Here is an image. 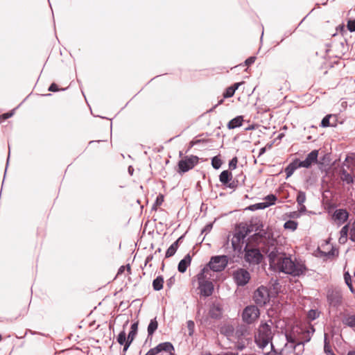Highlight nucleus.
Returning a JSON list of instances; mask_svg holds the SVG:
<instances>
[{
	"instance_id": "obj_63",
	"label": "nucleus",
	"mask_w": 355,
	"mask_h": 355,
	"mask_svg": "<svg viewBox=\"0 0 355 355\" xmlns=\"http://www.w3.org/2000/svg\"><path fill=\"white\" fill-rule=\"evenodd\" d=\"M347 355H355V351L349 352Z\"/></svg>"
},
{
	"instance_id": "obj_49",
	"label": "nucleus",
	"mask_w": 355,
	"mask_h": 355,
	"mask_svg": "<svg viewBox=\"0 0 355 355\" xmlns=\"http://www.w3.org/2000/svg\"><path fill=\"white\" fill-rule=\"evenodd\" d=\"M175 277L173 276V277H171L168 279H167L166 281V286L168 288H171L173 284H175Z\"/></svg>"
},
{
	"instance_id": "obj_2",
	"label": "nucleus",
	"mask_w": 355,
	"mask_h": 355,
	"mask_svg": "<svg viewBox=\"0 0 355 355\" xmlns=\"http://www.w3.org/2000/svg\"><path fill=\"white\" fill-rule=\"evenodd\" d=\"M211 274L208 268H204L197 275L198 282V289L201 295L209 297L214 291V284L209 280Z\"/></svg>"
},
{
	"instance_id": "obj_13",
	"label": "nucleus",
	"mask_w": 355,
	"mask_h": 355,
	"mask_svg": "<svg viewBox=\"0 0 355 355\" xmlns=\"http://www.w3.org/2000/svg\"><path fill=\"white\" fill-rule=\"evenodd\" d=\"M174 350L173 345L169 342L159 344L154 348L149 349L145 355H156L161 352L171 353Z\"/></svg>"
},
{
	"instance_id": "obj_54",
	"label": "nucleus",
	"mask_w": 355,
	"mask_h": 355,
	"mask_svg": "<svg viewBox=\"0 0 355 355\" xmlns=\"http://www.w3.org/2000/svg\"><path fill=\"white\" fill-rule=\"evenodd\" d=\"M233 331L234 329L232 326H227V327H225V332L227 335H230V334L233 333Z\"/></svg>"
},
{
	"instance_id": "obj_56",
	"label": "nucleus",
	"mask_w": 355,
	"mask_h": 355,
	"mask_svg": "<svg viewBox=\"0 0 355 355\" xmlns=\"http://www.w3.org/2000/svg\"><path fill=\"white\" fill-rule=\"evenodd\" d=\"M300 207L299 208V211L300 213H305L306 211V207L304 205V204H302V205H298Z\"/></svg>"
},
{
	"instance_id": "obj_55",
	"label": "nucleus",
	"mask_w": 355,
	"mask_h": 355,
	"mask_svg": "<svg viewBox=\"0 0 355 355\" xmlns=\"http://www.w3.org/2000/svg\"><path fill=\"white\" fill-rule=\"evenodd\" d=\"M243 83V82H241V83H236L234 84H233L232 86H230L231 88H233L234 89V91L236 92V90L239 87V86L241 85H242Z\"/></svg>"
},
{
	"instance_id": "obj_53",
	"label": "nucleus",
	"mask_w": 355,
	"mask_h": 355,
	"mask_svg": "<svg viewBox=\"0 0 355 355\" xmlns=\"http://www.w3.org/2000/svg\"><path fill=\"white\" fill-rule=\"evenodd\" d=\"M271 146H272L271 144H268L266 146L260 148L259 153V157H260L261 155H263L266 153L267 148H270Z\"/></svg>"
},
{
	"instance_id": "obj_46",
	"label": "nucleus",
	"mask_w": 355,
	"mask_h": 355,
	"mask_svg": "<svg viewBox=\"0 0 355 355\" xmlns=\"http://www.w3.org/2000/svg\"><path fill=\"white\" fill-rule=\"evenodd\" d=\"M300 162H302V161H300V159H295V160H293L291 163H290L289 164L293 166L295 169V171L296 169H297L298 168H301V167H303V166H300Z\"/></svg>"
},
{
	"instance_id": "obj_24",
	"label": "nucleus",
	"mask_w": 355,
	"mask_h": 355,
	"mask_svg": "<svg viewBox=\"0 0 355 355\" xmlns=\"http://www.w3.org/2000/svg\"><path fill=\"white\" fill-rule=\"evenodd\" d=\"M235 334L238 338L248 334V327L245 324L239 326L236 329Z\"/></svg>"
},
{
	"instance_id": "obj_31",
	"label": "nucleus",
	"mask_w": 355,
	"mask_h": 355,
	"mask_svg": "<svg viewBox=\"0 0 355 355\" xmlns=\"http://www.w3.org/2000/svg\"><path fill=\"white\" fill-rule=\"evenodd\" d=\"M324 352L326 355H334L333 350L331 349L329 343L327 340V334H324Z\"/></svg>"
},
{
	"instance_id": "obj_3",
	"label": "nucleus",
	"mask_w": 355,
	"mask_h": 355,
	"mask_svg": "<svg viewBox=\"0 0 355 355\" xmlns=\"http://www.w3.org/2000/svg\"><path fill=\"white\" fill-rule=\"evenodd\" d=\"M243 259L250 266H257L263 260V255L258 248L246 243L243 248Z\"/></svg>"
},
{
	"instance_id": "obj_51",
	"label": "nucleus",
	"mask_w": 355,
	"mask_h": 355,
	"mask_svg": "<svg viewBox=\"0 0 355 355\" xmlns=\"http://www.w3.org/2000/svg\"><path fill=\"white\" fill-rule=\"evenodd\" d=\"M212 227H213L212 223H208V224H207V225L205 226V227L202 229V233H204V232H205V233H208V232H209L211 230Z\"/></svg>"
},
{
	"instance_id": "obj_29",
	"label": "nucleus",
	"mask_w": 355,
	"mask_h": 355,
	"mask_svg": "<svg viewBox=\"0 0 355 355\" xmlns=\"http://www.w3.org/2000/svg\"><path fill=\"white\" fill-rule=\"evenodd\" d=\"M254 235L257 236L261 239H265L266 240L265 242H267L269 239H274L273 238H272L271 234L268 233V232H266L264 230H260Z\"/></svg>"
},
{
	"instance_id": "obj_48",
	"label": "nucleus",
	"mask_w": 355,
	"mask_h": 355,
	"mask_svg": "<svg viewBox=\"0 0 355 355\" xmlns=\"http://www.w3.org/2000/svg\"><path fill=\"white\" fill-rule=\"evenodd\" d=\"M15 110V109L12 110V111H10L9 112L3 114L2 115L0 116V118L2 119L3 120H6V119L11 117L14 114Z\"/></svg>"
},
{
	"instance_id": "obj_32",
	"label": "nucleus",
	"mask_w": 355,
	"mask_h": 355,
	"mask_svg": "<svg viewBox=\"0 0 355 355\" xmlns=\"http://www.w3.org/2000/svg\"><path fill=\"white\" fill-rule=\"evenodd\" d=\"M296 201L298 205H302L306 201V193L302 191H299L297 192V196L296 198Z\"/></svg>"
},
{
	"instance_id": "obj_38",
	"label": "nucleus",
	"mask_w": 355,
	"mask_h": 355,
	"mask_svg": "<svg viewBox=\"0 0 355 355\" xmlns=\"http://www.w3.org/2000/svg\"><path fill=\"white\" fill-rule=\"evenodd\" d=\"M241 241H236V239L232 238V245L235 251L240 252L241 250Z\"/></svg>"
},
{
	"instance_id": "obj_64",
	"label": "nucleus",
	"mask_w": 355,
	"mask_h": 355,
	"mask_svg": "<svg viewBox=\"0 0 355 355\" xmlns=\"http://www.w3.org/2000/svg\"><path fill=\"white\" fill-rule=\"evenodd\" d=\"M127 270H128V271H130V265H127Z\"/></svg>"
},
{
	"instance_id": "obj_19",
	"label": "nucleus",
	"mask_w": 355,
	"mask_h": 355,
	"mask_svg": "<svg viewBox=\"0 0 355 355\" xmlns=\"http://www.w3.org/2000/svg\"><path fill=\"white\" fill-rule=\"evenodd\" d=\"M191 257L189 254H187L178 263V270L180 272L184 273L187 267L191 264Z\"/></svg>"
},
{
	"instance_id": "obj_12",
	"label": "nucleus",
	"mask_w": 355,
	"mask_h": 355,
	"mask_svg": "<svg viewBox=\"0 0 355 355\" xmlns=\"http://www.w3.org/2000/svg\"><path fill=\"white\" fill-rule=\"evenodd\" d=\"M342 293L338 290H329L327 293V301L331 306L338 307L342 304Z\"/></svg>"
},
{
	"instance_id": "obj_35",
	"label": "nucleus",
	"mask_w": 355,
	"mask_h": 355,
	"mask_svg": "<svg viewBox=\"0 0 355 355\" xmlns=\"http://www.w3.org/2000/svg\"><path fill=\"white\" fill-rule=\"evenodd\" d=\"M212 167L215 169H218L222 165V161L218 156H215L211 159Z\"/></svg>"
},
{
	"instance_id": "obj_18",
	"label": "nucleus",
	"mask_w": 355,
	"mask_h": 355,
	"mask_svg": "<svg viewBox=\"0 0 355 355\" xmlns=\"http://www.w3.org/2000/svg\"><path fill=\"white\" fill-rule=\"evenodd\" d=\"M339 175L340 180L347 184H352L355 181L354 176L352 174L348 173L345 168H342L340 171Z\"/></svg>"
},
{
	"instance_id": "obj_34",
	"label": "nucleus",
	"mask_w": 355,
	"mask_h": 355,
	"mask_svg": "<svg viewBox=\"0 0 355 355\" xmlns=\"http://www.w3.org/2000/svg\"><path fill=\"white\" fill-rule=\"evenodd\" d=\"M284 227L285 229H289L294 231L297 227V223L294 220H289L284 223Z\"/></svg>"
},
{
	"instance_id": "obj_25",
	"label": "nucleus",
	"mask_w": 355,
	"mask_h": 355,
	"mask_svg": "<svg viewBox=\"0 0 355 355\" xmlns=\"http://www.w3.org/2000/svg\"><path fill=\"white\" fill-rule=\"evenodd\" d=\"M157 327H158V323L156 320V318H155L154 319H152L150 321V323L148 326V336H152L154 334V332L156 331V329H157Z\"/></svg>"
},
{
	"instance_id": "obj_11",
	"label": "nucleus",
	"mask_w": 355,
	"mask_h": 355,
	"mask_svg": "<svg viewBox=\"0 0 355 355\" xmlns=\"http://www.w3.org/2000/svg\"><path fill=\"white\" fill-rule=\"evenodd\" d=\"M219 180L225 187L234 190L239 185V180L232 179V174L228 170L221 172L219 175Z\"/></svg>"
},
{
	"instance_id": "obj_37",
	"label": "nucleus",
	"mask_w": 355,
	"mask_h": 355,
	"mask_svg": "<svg viewBox=\"0 0 355 355\" xmlns=\"http://www.w3.org/2000/svg\"><path fill=\"white\" fill-rule=\"evenodd\" d=\"M270 205H271V203H266V202H264L257 203L252 206H250V209L254 210V208L257 209H264V208L268 207Z\"/></svg>"
},
{
	"instance_id": "obj_17",
	"label": "nucleus",
	"mask_w": 355,
	"mask_h": 355,
	"mask_svg": "<svg viewBox=\"0 0 355 355\" xmlns=\"http://www.w3.org/2000/svg\"><path fill=\"white\" fill-rule=\"evenodd\" d=\"M223 314L222 306L219 304L214 303L209 311V316L213 319H219Z\"/></svg>"
},
{
	"instance_id": "obj_50",
	"label": "nucleus",
	"mask_w": 355,
	"mask_h": 355,
	"mask_svg": "<svg viewBox=\"0 0 355 355\" xmlns=\"http://www.w3.org/2000/svg\"><path fill=\"white\" fill-rule=\"evenodd\" d=\"M255 60H256V57L251 56L245 60L244 64H245V65L249 66V65L253 64L255 62Z\"/></svg>"
},
{
	"instance_id": "obj_26",
	"label": "nucleus",
	"mask_w": 355,
	"mask_h": 355,
	"mask_svg": "<svg viewBox=\"0 0 355 355\" xmlns=\"http://www.w3.org/2000/svg\"><path fill=\"white\" fill-rule=\"evenodd\" d=\"M344 279H345V284L349 287L350 291L352 293H355V289H354V288L353 286V284H352V279L351 275H349V273L348 272H345L344 273Z\"/></svg>"
},
{
	"instance_id": "obj_4",
	"label": "nucleus",
	"mask_w": 355,
	"mask_h": 355,
	"mask_svg": "<svg viewBox=\"0 0 355 355\" xmlns=\"http://www.w3.org/2000/svg\"><path fill=\"white\" fill-rule=\"evenodd\" d=\"M272 339V333L271 327L267 323L261 324L259 329L258 335L255 337L257 345L261 348H265Z\"/></svg>"
},
{
	"instance_id": "obj_7",
	"label": "nucleus",
	"mask_w": 355,
	"mask_h": 355,
	"mask_svg": "<svg viewBox=\"0 0 355 355\" xmlns=\"http://www.w3.org/2000/svg\"><path fill=\"white\" fill-rule=\"evenodd\" d=\"M259 309L255 305L247 306L242 312V319L248 324L254 323L259 317Z\"/></svg>"
},
{
	"instance_id": "obj_8",
	"label": "nucleus",
	"mask_w": 355,
	"mask_h": 355,
	"mask_svg": "<svg viewBox=\"0 0 355 355\" xmlns=\"http://www.w3.org/2000/svg\"><path fill=\"white\" fill-rule=\"evenodd\" d=\"M232 277L238 286H244L250 280L251 275L246 269L240 268L233 271Z\"/></svg>"
},
{
	"instance_id": "obj_21",
	"label": "nucleus",
	"mask_w": 355,
	"mask_h": 355,
	"mask_svg": "<svg viewBox=\"0 0 355 355\" xmlns=\"http://www.w3.org/2000/svg\"><path fill=\"white\" fill-rule=\"evenodd\" d=\"M182 238L183 236L179 237L173 244L170 245L166 252V258L171 257L175 254L178 248L179 242L182 239Z\"/></svg>"
},
{
	"instance_id": "obj_14",
	"label": "nucleus",
	"mask_w": 355,
	"mask_h": 355,
	"mask_svg": "<svg viewBox=\"0 0 355 355\" xmlns=\"http://www.w3.org/2000/svg\"><path fill=\"white\" fill-rule=\"evenodd\" d=\"M349 215L345 209H338L335 210L332 217L338 225H341L348 220Z\"/></svg>"
},
{
	"instance_id": "obj_59",
	"label": "nucleus",
	"mask_w": 355,
	"mask_h": 355,
	"mask_svg": "<svg viewBox=\"0 0 355 355\" xmlns=\"http://www.w3.org/2000/svg\"><path fill=\"white\" fill-rule=\"evenodd\" d=\"M124 270H125V266H121L118 270V275L123 272Z\"/></svg>"
},
{
	"instance_id": "obj_61",
	"label": "nucleus",
	"mask_w": 355,
	"mask_h": 355,
	"mask_svg": "<svg viewBox=\"0 0 355 355\" xmlns=\"http://www.w3.org/2000/svg\"><path fill=\"white\" fill-rule=\"evenodd\" d=\"M223 103V99H220L218 103L212 108L210 110V111H211L213 109H214L216 106H218V105H221L222 103Z\"/></svg>"
},
{
	"instance_id": "obj_22",
	"label": "nucleus",
	"mask_w": 355,
	"mask_h": 355,
	"mask_svg": "<svg viewBox=\"0 0 355 355\" xmlns=\"http://www.w3.org/2000/svg\"><path fill=\"white\" fill-rule=\"evenodd\" d=\"M243 121V116H237L236 117L232 119L229 121V123H227V128L230 130L239 128L242 125Z\"/></svg>"
},
{
	"instance_id": "obj_47",
	"label": "nucleus",
	"mask_w": 355,
	"mask_h": 355,
	"mask_svg": "<svg viewBox=\"0 0 355 355\" xmlns=\"http://www.w3.org/2000/svg\"><path fill=\"white\" fill-rule=\"evenodd\" d=\"M286 338L287 342L291 343V345H293L296 343L295 338L291 334H286Z\"/></svg>"
},
{
	"instance_id": "obj_36",
	"label": "nucleus",
	"mask_w": 355,
	"mask_h": 355,
	"mask_svg": "<svg viewBox=\"0 0 355 355\" xmlns=\"http://www.w3.org/2000/svg\"><path fill=\"white\" fill-rule=\"evenodd\" d=\"M320 315V312L315 309H311L307 314V317L311 320H314Z\"/></svg>"
},
{
	"instance_id": "obj_42",
	"label": "nucleus",
	"mask_w": 355,
	"mask_h": 355,
	"mask_svg": "<svg viewBox=\"0 0 355 355\" xmlns=\"http://www.w3.org/2000/svg\"><path fill=\"white\" fill-rule=\"evenodd\" d=\"M246 237V234H243L241 232H236L233 238L236 239V241H241V242H243L244 239Z\"/></svg>"
},
{
	"instance_id": "obj_30",
	"label": "nucleus",
	"mask_w": 355,
	"mask_h": 355,
	"mask_svg": "<svg viewBox=\"0 0 355 355\" xmlns=\"http://www.w3.org/2000/svg\"><path fill=\"white\" fill-rule=\"evenodd\" d=\"M343 322L349 327H355V315L345 316L343 320Z\"/></svg>"
},
{
	"instance_id": "obj_20",
	"label": "nucleus",
	"mask_w": 355,
	"mask_h": 355,
	"mask_svg": "<svg viewBox=\"0 0 355 355\" xmlns=\"http://www.w3.org/2000/svg\"><path fill=\"white\" fill-rule=\"evenodd\" d=\"M128 324V320H127L123 327V331H121L117 338H116V341L117 343L120 345H123V347H125V345L127 344L128 343V336H126V334H125V327L126 325Z\"/></svg>"
},
{
	"instance_id": "obj_6",
	"label": "nucleus",
	"mask_w": 355,
	"mask_h": 355,
	"mask_svg": "<svg viewBox=\"0 0 355 355\" xmlns=\"http://www.w3.org/2000/svg\"><path fill=\"white\" fill-rule=\"evenodd\" d=\"M252 298L257 306H265L270 301L269 289L264 286H259L254 291Z\"/></svg>"
},
{
	"instance_id": "obj_52",
	"label": "nucleus",
	"mask_w": 355,
	"mask_h": 355,
	"mask_svg": "<svg viewBox=\"0 0 355 355\" xmlns=\"http://www.w3.org/2000/svg\"><path fill=\"white\" fill-rule=\"evenodd\" d=\"M60 89L58 88V86L55 84V83H52L49 87V91L50 92H58L59 91Z\"/></svg>"
},
{
	"instance_id": "obj_28",
	"label": "nucleus",
	"mask_w": 355,
	"mask_h": 355,
	"mask_svg": "<svg viewBox=\"0 0 355 355\" xmlns=\"http://www.w3.org/2000/svg\"><path fill=\"white\" fill-rule=\"evenodd\" d=\"M304 342L298 341L293 345H290L289 347L292 348L296 353V354H300L304 351Z\"/></svg>"
},
{
	"instance_id": "obj_43",
	"label": "nucleus",
	"mask_w": 355,
	"mask_h": 355,
	"mask_svg": "<svg viewBox=\"0 0 355 355\" xmlns=\"http://www.w3.org/2000/svg\"><path fill=\"white\" fill-rule=\"evenodd\" d=\"M238 163V159L236 157H233L229 162V168L230 170H234L236 168Z\"/></svg>"
},
{
	"instance_id": "obj_1",
	"label": "nucleus",
	"mask_w": 355,
	"mask_h": 355,
	"mask_svg": "<svg viewBox=\"0 0 355 355\" xmlns=\"http://www.w3.org/2000/svg\"><path fill=\"white\" fill-rule=\"evenodd\" d=\"M261 250L267 255L270 266L276 270L294 277L303 275L306 270L304 263L293 261L282 252L281 248L277 246L275 239H269L264 242Z\"/></svg>"
},
{
	"instance_id": "obj_57",
	"label": "nucleus",
	"mask_w": 355,
	"mask_h": 355,
	"mask_svg": "<svg viewBox=\"0 0 355 355\" xmlns=\"http://www.w3.org/2000/svg\"><path fill=\"white\" fill-rule=\"evenodd\" d=\"M163 202V196H159L157 198L156 203L160 205Z\"/></svg>"
},
{
	"instance_id": "obj_27",
	"label": "nucleus",
	"mask_w": 355,
	"mask_h": 355,
	"mask_svg": "<svg viewBox=\"0 0 355 355\" xmlns=\"http://www.w3.org/2000/svg\"><path fill=\"white\" fill-rule=\"evenodd\" d=\"M315 329L313 326L304 331H303L302 338L304 339V343L310 341L311 335L314 333Z\"/></svg>"
},
{
	"instance_id": "obj_33",
	"label": "nucleus",
	"mask_w": 355,
	"mask_h": 355,
	"mask_svg": "<svg viewBox=\"0 0 355 355\" xmlns=\"http://www.w3.org/2000/svg\"><path fill=\"white\" fill-rule=\"evenodd\" d=\"M332 117L331 114H329L325 116L320 123V125L323 128L329 127V126H334L333 123L330 122V119Z\"/></svg>"
},
{
	"instance_id": "obj_58",
	"label": "nucleus",
	"mask_w": 355,
	"mask_h": 355,
	"mask_svg": "<svg viewBox=\"0 0 355 355\" xmlns=\"http://www.w3.org/2000/svg\"><path fill=\"white\" fill-rule=\"evenodd\" d=\"M128 173L130 175H132L133 174V172H134V168L132 166H130L128 168Z\"/></svg>"
},
{
	"instance_id": "obj_41",
	"label": "nucleus",
	"mask_w": 355,
	"mask_h": 355,
	"mask_svg": "<svg viewBox=\"0 0 355 355\" xmlns=\"http://www.w3.org/2000/svg\"><path fill=\"white\" fill-rule=\"evenodd\" d=\"M277 197L274 194H270V195H268L266 198H265V200H266V203H271V205H274L275 203V201L277 200Z\"/></svg>"
},
{
	"instance_id": "obj_60",
	"label": "nucleus",
	"mask_w": 355,
	"mask_h": 355,
	"mask_svg": "<svg viewBox=\"0 0 355 355\" xmlns=\"http://www.w3.org/2000/svg\"><path fill=\"white\" fill-rule=\"evenodd\" d=\"M200 142V140H197V141H192L190 142V147H193L197 143H199Z\"/></svg>"
},
{
	"instance_id": "obj_39",
	"label": "nucleus",
	"mask_w": 355,
	"mask_h": 355,
	"mask_svg": "<svg viewBox=\"0 0 355 355\" xmlns=\"http://www.w3.org/2000/svg\"><path fill=\"white\" fill-rule=\"evenodd\" d=\"M347 29L350 32H354L355 31V19H350L347 21Z\"/></svg>"
},
{
	"instance_id": "obj_62",
	"label": "nucleus",
	"mask_w": 355,
	"mask_h": 355,
	"mask_svg": "<svg viewBox=\"0 0 355 355\" xmlns=\"http://www.w3.org/2000/svg\"><path fill=\"white\" fill-rule=\"evenodd\" d=\"M254 129V125H252L245 128V130H251Z\"/></svg>"
},
{
	"instance_id": "obj_15",
	"label": "nucleus",
	"mask_w": 355,
	"mask_h": 355,
	"mask_svg": "<svg viewBox=\"0 0 355 355\" xmlns=\"http://www.w3.org/2000/svg\"><path fill=\"white\" fill-rule=\"evenodd\" d=\"M318 150H313L310 152L306 159L300 162V166H303V168H309L312 164L318 162Z\"/></svg>"
},
{
	"instance_id": "obj_40",
	"label": "nucleus",
	"mask_w": 355,
	"mask_h": 355,
	"mask_svg": "<svg viewBox=\"0 0 355 355\" xmlns=\"http://www.w3.org/2000/svg\"><path fill=\"white\" fill-rule=\"evenodd\" d=\"M235 92L234 91L233 88H231L230 87H227L225 91L223 93V97L225 98H230L234 96Z\"/></svg>"
},
{
	"instance_id": "obj_44",
	"label": "nucleus",
	"mask_w": 355,
	"mask_h": 355,
	"mask_svg": "<svg viewBox=\"0 0 355 355\" xmlns=\"http://www.w3.org/2000/svg\"><path fill=\"white\" fill-rule=\"evenodd\" d=\"M194 327H195L194 322L192 320H189L187 322V328H188V330H189V336H192L193 335V334L194 332Z\"/></svg>"
},
{
	"instance_id": "obj_16",
	"label": "nucleus",
	"mask_w": 355,
	"mask_h": 355,
	"mask_svg": "<svg viewBox=\"0 0 355 355\" xmlns=\"http://www.w3.org/2000/svg\"><path fill=\"white\" fill-rule=\"evenodd\" d=\"M138 324H139L138 322H135L133 324H132L131 327H130V332L128 333V343L125 345V347H123V353H125L128 349V348L130 346L131 343L135 340V337H136V336L137 334Z\"/></svg>"
},
{
	"instance_id": "obj_5",
	"label": "nucleus",
	"mask_w": 355,
	"mask_h": 355,
	"mask_svg": "<svg viewBox=\"0 0 355 355\" xmlns=\"http://www.w3.org/2000/svg\"><path fill=\"white\" fill-rule=\"evenodd\" d=\"M229 258L226 255L214 256L211 258L209 262L205 268H208L211 272H221L228 264Z\"/></svg>"
},
{
	"instance_id": "obj_10",
	"label": "nucleus",
	"mask_w": 355,
	"mask_h": 355,
	"mask_svg": "<svg viewBox=\"0 0 355 355\" xmlns=\"http://www.w3.org/2000/svg\"><path fill=\"white\" fill-rule=\"evenodd\" d=\"M199 161V158L195 155L186 156L178 162L180 173H184L192 169Z\"/></svg>"
},
{
	"instance_id": "obj_45",
	"label": "nucleus",
	"mask_w": 355,
	"mask_h": 355,
	"mask_svg": "<svg viewBox=\"0 0 355 355\" xmlns=\"http://www.w3.org/2000/svg\"><path fill=\"white\" fill-rule=\"evenodd\" d=\"M295 172V169L293 166H291L290 164H288L286 168H285V173L286 175V178L291 177L293 173Z\"/></svg>"
},
{
	"instance_id": "obj_9",
	"label": "nucleus",
	"mask_w": 355,
	"mask_h": 355,
	"mask_svg": "<svg viewBox=\"0 0 355 355\" xmlns=\"http://www.w3.org/2000/svg\"><path fill=\"white\" fill-rule=\"evenodd\" d=\"M348 234H349V239L355 242V220L352 224L347 223L341 228L338 239L340 244H345L347 241Z\"/></svg>"
},
{
	"instance_id": "obj_23",
	"label": "nucleus",
	"mask_w": 355,
	"mask_h": 355,
	"mask_svg": "<svg viewBox=\"0 0 355 355\" xmlns=\"http://www.w3.org/2000/svg\"><path fill=\"white\" fill-rule=\"evenodd\" d=\"M164 278L162 276H157L153 282V289L159 291L163 288Z\"/></svg>"
}]
</instances>
